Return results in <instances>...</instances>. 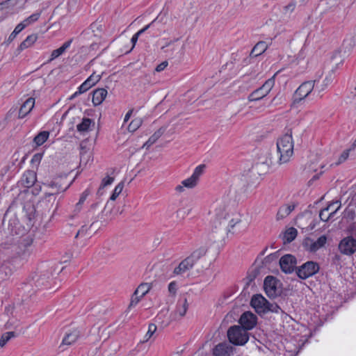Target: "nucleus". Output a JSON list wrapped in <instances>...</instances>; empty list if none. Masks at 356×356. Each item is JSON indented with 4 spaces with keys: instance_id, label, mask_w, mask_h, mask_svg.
<instances>
[{
    "instance_id": "12",
    "label": "nucleus",
    "mask_w": 356,
    "mask_h": 356,
    "mask_svg": "<svg viewBox=\"0 0 356 356\" xmlns=\"http://www.w3.org/2000/svg\"><path fill=\"white\" fill-rule=\"evenodd\" d=\"M296 259L291 254H285L280 259V266L285 273H292L296 267Z\"/></svg>"
},
{
    "instance_id": "51",
    "label": "nucleus",
    "mask_w": 356,
    "mask_h": 356,
    "mask_svg": "<svg viewBox=\"0 0 356 356\" xmlns=\"http://www.w3.org/2000/svg\"><path fill=\"white\" fill-rule=\"evenodd\" d=\"M140 35L138 33V32H137L136 33H135L131 39V42L132 43V49L134 47V46L136 45L137 41H138V39L139 38Z\"/></svg>"
},
{
    "instance_id": "25",
    "label": "nucleus",
    "mask_w": 356,
    "mask_h": 356,
    "mask_svg": "<svg viewBox=\"0 0 356 356\" xmlns=\"http://www.w3.org/2000/svg\"><path fill=\"white\" fill-rule=\"evenodd\" d=\"M298 231L294 227H289L284 233L283 240L284 243L292 242L297 236Z\"/></svg>"
},
{
    "instance_id": "49",
    "label": "nucleus",
    "mask_w": 356,
    "mask_h": 356,
    "mask_svg": "<svg viewBox=\"0 0 356 356\" xmlns=\"http://www.w3.org/2000/svg\"><path fill=\"white\" fill-rule=\"evenodd\" d=\"M168 291L170 293L175 294L177 291V284L175 282H172L168 284Z\"/></svg>"
},
{
    "instance_id": "15",
    "label": "nucleus",
    "mask_w": 356,
    "mask_h": 356,
    "mask_svg": "<svg viewBox=\"0 0 356 356\" xmlns=\"http://www.w3.org/2000/svg\"><path fill=\"white\" fill-rule=\"evenodd\" d=\"M36 180V173L33 170H27L23 174L20 183L24 187L30 188L35 185Z\"/></svg>"
},
{
    "instance_id": "45",
    "label": "nucleus",
    "mask_w": 356,
    "mask_h": 356,
    "mask_svg": "<svg viewBox=\"0 0 356 356\" xmlns=\"http://www.w3.org/2000/svg\"><path fill=\"white\" fill-rule=\"evenodd\" d=\"M47 186L50 188H57V193H59L60 191H65L67 187L63 188L60 184H58L57 182L52 181L49 184H47Z\"/></svg>"
},
{
    "instance_id": "16",
    "label": "nucleus",
    "mask_w": 356,
    "mask_h": 356,
    "mask_svg": "<svg viewBox=\"0 0 356 356\" xmlns=\"http://www.w3.org/2000/svg\"><path fill=\"white\" fill-rule=\"evenodd\" d=\"M79 337L80 332L76 329L73 330L70 332H67L65 334L59 348H61L64 346H71L74 344Z\"/></svg>"
},
{
    "instance_id": "46",
    "label": "nucleus",
    "mask_w": 356,
    "mask_h": 356,
    "mask_svg": "<svg viewBox=\"0 0 356 356\" xmlns=\"http://www.w3.org/2000/svg\"><path fill=\"white\" fill-rule=\"evenodd\" d=\"M349 149L343 152L341 156H339L338 161L335 164L337 165L344 162L349 156Z\"/></svg>"
},
{
    "instance_id": "13",
    "label": "nucleus",
    "mask_w": 356,
    "mask_h": 356,
    "mask_svg": "<svg viewBox=\"0 0 356 356\" xmlns=\"http://www.w3.org/2000/svg\"><path fill=\"white\" fill-rule=\"evenodd\" d=\"M238 322L241 327L248 331L256 325L257 316L250 312H245L241 316Z\"/></svg>"
},
{
    "instance_id": "62",
    "label": "nucleus",
    "mask_w": 356,
    "mask_h": 356,
    "mask_svg": "<svg viewBox=\"0 0 356 356\" xmlns=\"http://www.w3.org/2000/svg\"><path fill=\"white\" fill-rule=\"evenodd\" d=\"M184 186L181 184V185H178L176 186L175 188V190L178 192H182L184 191Z\"/></svg>"
},
{
    "instance_id": "39",
    "label": "nucleus",
    "mask_w": 356,
    "mask_h": 356,
    "mask_svg": "<svg viewBox=\"0 0 356 356\" xmlns=\"http://www.w3.org/2000/svg\"><path fill=\"white\" fill-rule=\"evenodd\" d=\"M40 16V13H35L30 15L29 17L26 18L23 22L26 26L30 25L31 24L36 22Z\"/></svg>"
},
{
    "instance_id": "34",
    "label": "nucleus",
    "mask_w": 356,
    "mask_h": 356,
    "mask_svg": "<svg viewBox=\"0 0 356 356\" xmlns=\"http://www.w3.org/2000/svg\"><path fill=\"white\" fill-rule=\"evenodd\" d=\"M197 183H198V181H197L192 175L190 177H188L181 181V184L184 187L188 188H194L195 186H196Z\"/></svg>"
},
{
    "instance_id": "22",
    "label": "nucleus",
    "mask_w": 356,
    "mask_h": 356,
    "mask_svg": "<svg viewBox=\"0 0 356 356\" xmlns=\"http://www.w3.org/2000/svg\"><path fill=\"white\" fill-rule=\"evenodd\" d=\"M268 48V45L264 41L258 42L250 52L251 57H257L262 54Z\"/></svg>"
},
{
    "instance_id": "38",
    "label": "nucleus",
    "mask_w": 356,
    "mask_h": 356,
    "mask_svg": "<svg viewBox=\"0 0 356 356\" xmlns=\"http://www.w3.org/2000/svg\"><path fill=\"white\" fill-rule=\"evenodd\" d=\"M90 191L89 189H86L81 195L80 199L79 202L76 204V209L77 210H80L81 205L83 204V202L87 199L88 196L90 195Z\"/></svg>"
},
{
    "instance_id": "55",
    "label": "nucleus",
    "mask_w": 356,
    "mask_h": 356,
    "mask_svg": "<svg viewBox=\"0 0 356 356\" xmlns=\"http://www.w3.org/2000/svg\"><path fill=\"white\" fill-rule=\"evenodd\" d=\"M134 110L133 109H131L129 110L125 115L124 116V122H127L131 118V115H132V113H133Z\"/></svg>"
},
{
    "instance_id": "5",
    "label": "nucleus",
    "mask_w": 356,
    "mask_h": 356,
    "mask_svg": "<svg viewBox=\"0 0 356 356\" xmlns=\"http://www.w3.org/2000/svg\"><path fill=\"white\" fill-rule=\"evenodd\" d=\"M274 85L275 78L273 76L266 80L260 88L251 92L248 96V100L250 102H254L263 99L270 92Z\"/></svg>"
},
{
    "instance_id": "14",
    "label": "nucleus",
    "mask_w": 356,
    "mask_h": 356,
    "mask_svg": "<svg viewBox=\"0 0 356 356\" xmlns=\"http://www.w3.org/2000/svg\"><path fill=\"white\" fill-rule=\"evenodd\" d=\"M233 347L226 342L217 344L213 349V356H230Z\"/></svg>"
},
{
    "instance_id": "31",
    "label": "nucleus",
    "mask_w": 356,
    "mask_h": 356,
    "mask_svg": "<svg viewBox=\"0 0 356 356\" xmlns=\"http://www.w3.org/2000/svg\"><path fill=\"white\" fill-rule=\"evenodd\" d=\"M151 286L148 283H142L135 291L136 295L140 296V297L145 296L150 290Z\"/></svg>"
},
{
    "instance_id": "61",
    "label": "nucleus",
    "mask_w": 356,
    "mask_h": 356,
    "mask_svg": "<svg viewBox=\"0 0 356 356\" xmlns=\"http://www.w3.org/2000/svg\"><path fill=\"white\" fill-rule=\"evenodd\" d=\"M54 193H46L45 194V200L47 201H50L51 197H53Z\"/></svg>"
},
{
    "instance_id": "52",
    "label": "nucleus",
    "mask_w": 356,
    "mask_h": 356,
    "mask_svg": "<svg viewBox=\"0 0 356 356\" xmlns=\"http://www.w3.org/2000/svg\"><path fill=\"white\" fill-rule=\"evenodd\" d=\"M167 65H168L167 62H163L156 66V71L161 72L167 67Z\"/></svg>"
},
{
    "instance_id": "9",
    "label": "nucleus",
    "mask_w": 356,
    "mask_h": 356,
    "mask_svg": "<svg viewBox=\"0 0 356 356\" xmlns=\"http://www.w3.org/2000/svg\"><path fill=\"white\" fill-rule=\"evenodd\" d=\"M18 243H19L20 248H24V250L22 252H17V254H19V255L20 257H22L23 258H25L26 256L30 255L31 252L29 250V247L31 244L28 242L24 243V241L19 242L18 237H7L6 241L2 243V246L4 248L8 249L11 248L13 245H15Z\"/></svg>"
},
{
    "instance_id": "58",
    "label": "nucleus",
    "mask_w": 356,
    "mask_h": 356,
    "mask_svg": "<svg viewBox=\"0 0 356 356\" xmlns=\"http://www.w3.org/2000/svg\"><path fill=\"white\" fill-rule=\"evenodd\" d=\"M42 158V155L40 154H36L33 156L32 159V161H40Z\"/></svg>"
},
{
    "instance_id": "27",
    "label": "nucleus",
    "mask_w": 356,
    "mask_h": 356,
    "mask_svg": "<svg viewBox=\"0 0 356 356\" xmlns=\"http://www.w3.org/2000/svg\"><path fill=\"white\" fill-rule=\"evenodd\" d=\"M95 124V122L90 118H84L82 122L76 125V129L79 132L88 131L91 124Z\"/></svg>"
},
{
    "instance_id": "21",
    "label": "nucleus",
    "mask_w": 356,
    "mask_h": 356,
    "mask_svg": "<svg viewBox=\"0 0 356 356\" xmlns=\"http://www.w3.org/2000/svg\"><path fill=\"white\" fill-rule=\"evenodd\" d=\"M295 209L294 204L283 205L280 207L276 218L277 220H282L288 216Z\"/></svg>"
},
{
    "instance_id": "8",
    "label": "nucleus",
    "mask_w": 356,
    "mask_h": 356,
    "mask_svg": "<svg viewBox=\"0 0 356 356\" xmlns=\"http://www.w3.org/2000/svg\"><path fill=\"white\" fill-rule=\"evenodd\" d=\"M327 242V237L325 235L321 236L316 241L312 238L307 237L302 242L305 249L310 252H316L323 248Z\"/></svg>"
},
{
    "instance_id": "63",
    "label": "nucleus",
    "mask_w": 356,
    "mask_h": 356,
    "mask_svg": "<svg viewBox=\"0 0 356 356\" xmlns=\"http://www.w3.org/2000/svg\"><path fill=\"white\" fill-rule=\"evenodd\" d=\"M104 188H102V186H99V189L97 191V195L98 196H101V195H103V193H104V191H103Z\"/></svg>"
},
{
    "instance_id": "23",
    "label": "nucleus",
    "mask_w": 356,
    "mask_h": 356,
    "mask_svg": "<svg viewBox=\"0 0 356 356\" xmlns=\"http://www.w3.org/2000/svg\"><path fill=\"white\" fill-rule=\"evenodd\" d=\"M71 43H72V40H70L64 42L60 47L54 50L51 52V58H49L48 62H51L53 60L58 58V56H60V55H62L66 51V49L70 47Z\"/></svg>"
},
{
    "instance_id": "60",
    "label": "nucleus",
    "mask_w": 356,
    "mask_h": 356,
    "mask_svg": "<svg viewBox=\"0 0 356 356\" xmlns=\"http://www.w3.org/2000/svg\"><path fill=\"white\" fill-rule=\"evenodd\" d=\"M239 222H240V220L234 221V219H232V220H231L229 221V227L230 228H233V227L235 226V225H236V223Z\"/></svg>"
},
{
    "instance_id": "29",
    "label": "nucleus",
    "mask_w": 356,
    "mask_h": 356,
    "mask_svg": "<svg viewBox=\"0 0 356 356\" xmlns=\"http://www.w3.org/2000/svg\"><path fill=\"white\" fill-rule=\"evenodd\" d=\"M188 305L186 298H184L181 300H179L177 306V312L179 313L180 316H184L186 313Z\"/></svg>"
},
{
    "instance_id": "26",
    "label": "nucleus",
    "mask_w": 356,
    "mask_h": 356,
    "mask_svg": "<svg viewBox=\"0 0 356 356\" xmlns=\"http://www.w3.org/2000/svg\"><path fill=\"white\" fill-rule=\"evenodd\" d=\"M38 36L35 34L29 35L18 47L17 50L22 51L31 47L37 40Z\"/></svg>"
},
{
    "instance_id": "36",
    "label": "nucleus",
    "mask_w": 356,
    "mask_h": 356,
    "mask_svg": "<svg viewBox=\"0 0 356 356\" xmlns=\"http://www.w3.org/2000/svg\"><path fill=\"white\" fill-rule=\"evenodd\" d=\"M206 168V165L201 164L197 166L192 176L197 180L199 181L200 177L203 175L204 170Z\"/></svg>"
},
{
    "instance_id": "2",
    "label": "nucleus",
    "mask_w": 356,
    "mask_h": 356,
    "mask_svg": "<svg viewBox=\"0 0 356 356\" xmlns=\"http://www.w3.org/2000/svg\"><path fill=\"white\" fill-rule=\"evenodd\" d=\"M207 250L204 247H201L193 251L190 256L181 261L177 267L174 269V274L181 275L191 270L195 263L206 254Z\"/></svg>"
},
{
    "instance_id": "17",
    "label": "nucleus",
    "mask_w": 356,
    "mask_h": 356,
    "mask_svg": "<svg viewBox=\"0 0 356 356\" xmlns=\"http://www.w3.org/2000/svg\"><path fill=\"white\" fill-rule=\"evenodd\" d=\"M35 106V99L29 97L21 106L19 111V118L26 117L33 108Z\"/></svg>"
},
{
    "instance_id": "56",
    "label": "nucleus",
    "mask_w": 356,
    "mask_h": 356,
    "mask_svg": "<svg viewBox=\"0 0 356 356\" xmlns=\"http://www.w3.org/2000/svg\"><path fill=\"white\" fill-rule=\"evenodd\" d=\"M100 26L101 25H99L98 23L94 22V23L90 24V28L92 30V31L94 32L95 29H98L99 26Z\"/></svg>"
},
{
    "instance_id": "35",
    "label": "nucleus",
    "mask_w": 356,
    "mask_h": 356,
    "mask_svg": "<svg viewBox=\"0 0 356 356\" xmlns=\"http://www.w3.org/2000/svg\"><path fill=\"white\" fill-rule=\"evenodd\" d=\"M356 44V31L353 33V35H351L350 38H346L343 40V45L346 48L351 49Z\"/></svg>"
},
{
    "instance_id": "43",
    "label": "nucleus",
    "mask_w": 356,
    "mask_h": 356,
    "mask_svg": "<svg viewBox=\"0 0 356 356\" xmlns=\"http://www.w3.org/2000/svg\"><path fill=\"white\" fill-rule=\"evenodd\" d=\"M143 297H140V296L139 295H136L135 293L133 294L132 297H131V302L129 304V307H134L136 306L140 300V299L142 298Z\"/></svg>"
},
{
    "instance_id": "64",
    "label": "nucleus",
    "mask_w": 356,
    "mask_h": 356,
    "mask_svg": "<svg viewBox=\"0 0 356 356\" xmlns=\"http://www.w3.org/2000/svg\"><path fill=\"white\" fill-rule=\"evenodd\" d=\"M214 223H215V228H217V225H220L222 222L218 220L217 221H215Z\"/></svg>"
},
{
    "instance_id": "28",
    "label": "nucleus",
    "mask_w": 356,
    "mask_h": 356,
    "mask_svg": "<svg viewBox=\"0 0 356 356\" xmlns=\"http://www.w3.org/2000/svg\"><path fill=\"white\" fill-rule=\"evenodd\" d=\"M49 136V132L47 131H40L38 135H36L33 138V143L36 144L37 146H40L43 145Z\"/></svg>"
},
{
    "instance_id": "20",
    "label": "nucleus",
    "mask_w": 356,
    "mask_h": 356,
    "mask_svg": "<svg viewBox=\"0 0 356 356\" xmlns=\"http://www.w3.org/2000/svg\"><path fill=\"white\" fill-rule=\"evenodd\" d=\"M166 130V128L164 127H161L159 128L156 131L152 134L147 141L143 145V147H146L148 149L150 146H152L153 144H154L159 138L161 137V136L165 133Z\"/></svg>"
},
{
    "instance_id": "7",
    "label": "nucleus",
    "mask_w": 356,
    "mask_h": 356,
    "mask_svg": "<svg viewBox=\"0 0 356 356\" xmlns=\"http://www.w3.org/2000/svg\"><path fill=\"white\" fill-rule=\"evenodd\" d=\"M315 82L316 81H308L302 83L293 94V104H298L306 98L314 90Z\"/></svg>"
},
{
    "instance_id": "54",
    "label": "nucleus",
    "mask_w": 356,
    "mask_h": 356,
    "mask_svg": "<svg viewBox=\"0 0 356 356\" xmlns=\"http://www.w3.org/2000/svg\"><path fill=\"white\" fill-rule=\"evenodd\" d=\"M41 191V186L40 185H35L32 193L35 195L39 194Z\"/></svg>"
},
{
    "instance_id": "42",
    "label": "nucleus",
    "mask_w": 356,
    "mask_h": 356,
    "mask_svg": "<svg viewBox=\"0 0 356 356\" xmlns=\"http://www.w3.org/2000/svg\"><path fill=\"white\" fill-rule=\"evenodd\" d=\"M156 330V325L154 323H150L148 327V331L146 333V340H148Z\"/></svg>"
},
{
    "instance_id": "6",
    "label": "nucleus",
    "mask_w": 356,
    "mask_h": 356,
    "mask_svg": "<svg viewBox=\"0 0 356 356\" xmlns=\"http://www.w3.org/2000/svg\"><path fill=\"white\" fill-rule=\"evenodd\" d=\"M319 265L318 263L309 261L296 268V272L299 278L306 280L313 276L319 270Z\"/></svg>"
},
{
    "instance_id": "24",
    "label": "nucleus",
    "mask_w": 356,
    "mask_h": 356,
    "mask_svg": "<svg viewBox=\"0 0 356 356\" xmlns=\"http://www.w3.org/2000/svg\"><path fill=\"white\" fill-rule=\"evenodd\" d=\"M253 168L257 170L259 175L266 174L270 168L268 159L266 158L264 161L257 162L253 165Z\"/></svg>"
},
{
    "instance_id": "37",
    "label": "nucleus",
    "mask_w": 356,
    "mask_h": 356,
    "mask_svg": "<svg viewBox=\"0 0 356 356\" xmlns=\"http://www.w3.org/2000/svg\"><path fill=\"white\" fill-rule=\"evenodd\" d=\"M124 188L123 182L119 183L114 188L112 195L110 197L111 200H115L121 193Z\"/></svg>"
},
{
    "instance_id": "50",
    "label": "nucleus",
    "mask_w": 356,
    "mask_h": 356,
    "mask_svg": "<svg viewBox=\"0 0 356 356\" xmlns=\"http://www.w3.org/2000/svg\"><path fill=\"white\" fill-rule=\"evenodd\" d=\"M26 26V24H25L24 22H22L16 26V27L14 29V31L19 34Z\"/></svg>"
},
{
    "instance_id": "18",
    "label": "nucleus",
    "mask_w": 356,
    "mask_h": 356,
    "mask_svg": "<svg viewBox=\"0 0 356 356\" xmlns=\"http://www.w3.org/2000/svg\"><path fill=\"white\" fill-rule=\"evenodd\" d=\"M107 90L104 88H98L93 91L92 102L95 106L100 105L107 95Z\"/></svg>"
},
{
    "instance_id": "33",
    "label": "nucleus",
    "mask_w": 356,
    "mask_h": 356,
    "mask_svg": "<svg viewBox=\"0 0 356 356\" xmlns=\"http://www.w3.org/2000/svg\"><path fill=\"white\" fill-rule=\"evenodd\" d=\"M92 86H90V85H89V83L85 81L79 88H78V90L76 91L73 95L71 97V99L82 94V93H84L86 92V91H88Z\"/></svg>"
},
{
    "instance_id": "53",
    "label": "nucleus",
    "mask_w": 356,
    "mask_h": 356,
    "mask_svg": "<svg viewBox=\"0 0 356 356\" xmlns=\"http://www.w3.org/2000/svg\"><path fill=\"white\" fill-rule=\"evenodd\" d=\"M333 77L332 74H330L328 76H327L324 80L325 86H327L330 83L332 82Z\"/></svg>"
},
{
    "instance_id": "10",
    "label": "nucleus",
    "mask_w": 356,
    "mask_h": 356,
    "mask_svg": "<svg viewBox=\"0 0 356 356\" xmlns=\"http://www.w3.org/2000/svg\"><path fill=\"white\" fill-rule=\"evenodd\" d=\"M339 250L343 254H353L356 252V239L352 236L343 238L339 244Z\"/></svg>"
},
{
    "instance_id": "19",
    "label": "nucleus",
    "mask_w": 356,
    "mask_h": 356,
    "mask_svg": "<svg viewBox=\"0 0 356 356\" xmlns=\"http://www.w3.org/2000/svg\"><path fill=\"white\" fill-rule=\"evenodd\" d=\"M337 203V202H332V203L330 204L327 207H325V209H323L321 211V212L319 213V217L321 220L325 221V222L328 221L330 219H331L334 216V214L336 213L337 210L340 208V206H338V207L336 208V209L334 211H332L330 212L329 213H327L328 211H330V207L332 206H334Z\"/></svg>"
},
{
    "instance_id": "1",
    "label": "nucleus",
    "mask_w": 356,
    "mask_h": 356,
    "mask_svg": "<svg viewBox=\"0 0 356 356\" xmlns=\"http://www.w3.org/2000/svg\"><path fill=\"white\" fill-rule=\"evenodd\" d=\"M277 152L280 154V163H285L293 154V142L291 129L280 138L277 142Z\"/></svg>"
},
{
    "instance_id": "47",
    "label": "nucleus",
    "mask_w": 356,
    "mask_h": 356,
    "mask_svg": "<svg viewBox=\"0 0 356 356\" xmlns=\"http://www.w3.org/2000/svg\"><path fill=\"white\" fill-rule=\"evenodd\" d=\"M158 17L155 18L153 21H152L149 24L144 26L142 29L139 30L138 32L140 35H142L143 33H145L147 30H148L149 28H151L154 24L156 22Z\"/></svg>"
},
{
    "instance_id": "3",
    "label": "nucleus",
    "mask_w": 356,
    "mask_h": 356,
    "mask_svg": "<svg viewBox=\"0 0 356 356\" xmlns=\"http://www.w3.org/2000/svg\"><path fill=\"white\" fill-rule=\"evenodd\" d=\"M227 337L229 342L235 346H243L249 339L248 332L240 325L230 327L227 331Z\"/></svg>"
},
{
    "instance_id": "41",
    "label": "nucleus",
    "mask_w": 356,
    "mask_h": 356,
    "mask_svg": "<svg viewBox=\"0 0 356 356\" xmlns=\"http://www.w3.org/2000/svg\"><path fill=\"white\" fill-rule=\"evenodd\" d=\"M101 79V76L99 74H95V73L92 74L86 81L90 85V86H93L96 83H97Z\"/></svg>"
},
{
    "instance_id": "11",
    "label": "nucleus",
    "mask_w": 356,
    "mask_h": 356,
    "mask_svg": "<svg viewBox=\"0 0 356 356\" xmlns=\"http://www.w3.org/2000/svg\"><path fill=\"white\" fill-rule=\"evenodd\" d=\"M268 301L261 294L254 295L251 299L250 305L259 314H266Z\"/></svg>"
},
{
    "instance_id": "40",
    "label": "nucleus",
    "mask_w": 356,
    "mask_h": 356,
    "mask_svg": "<svg viewBox=\"0 0 356 356\" xmlns=\"http://www.w3.org/2000/svg\"><path fill=\"white\" fill-rule=\"evenodd\" d=\"M268 305V307L266 309V313H267L268 312H271L273 313H279L280 311L282 312L280 307L275 303L268 302V305Z\"/></svg>"
},
{
    "instance_id": "59",
    "label": "nucleus",
    "mask_w": 356,
    "mask_h": 356,
    "mask_svg": "<svg viewBox=\"0 0 356 356\" xmlns=\"http://www.w3.org/2000/svg\"><path fill=\"white\" fill-rule=\"evenodd\" d=\"M275 259H276V255L274 254H270L265 258V261H268L273 260Z\"/></svg>"
},
{
    "instance_id": "44",
    "label": "nucleus",
    "mask_w": 356,
    "mask_h": 356,
    "mask_svg": "<svg viewBox=\"0 0 356 356\" xmlns=\"http://www.w3.org/2000/svg\"><path fill=\"white\" fill-rule=\"evenodd\" d=\"M114 181V178L107 176L104 177L101 183L102 188H105L106 186L111 185Z\"/></svg>"
},
{
    "instance_id": "32",
    "label": "nucleus",
    "mask_w": 356,
    "mask_h": 356,
    "mask_svg": "<svg viewBox=\"0 0 356 356\" xmlns=\"http://www.w3.org/2000/svg\"><path fill=\"white\" fill-rule=\"evenodd\" d=\"M143 124V120L140 118L134 119L128 126V130L130 132L136 131Z\"/></svg>"
},
{
    "instance_id": "30",
    "label": "nucleus",
    "mask_w": 356,
    "mask_h": 356,
    "mask_svg": "<svg viewBox=\"0 0 356 356\" xmlns=\"http://www.w3.org/2000/svg\"><path fill=\"white\" fill-rule=\"evenodd\" d=\"M18 334L15 332H7L2 334L0 339V346L3 347L11 339L17 337Z\"/></svg>"
},
{
    "instance_id": "4",
    "label": "nucleus",
    "mask_w": 356,
    "mask_h": 356,
    "mask_svg": "<svg viewBox=\"0 0 356 356\" xmlns=\"http://www.w3.org/2000/svg\"><path fill=\"white\" fill-rule=\"evenodd\" d=\"M280 281L275 277L268 275L264 281V289L270 298H275L282 293Z\"/></svg>"
},
{
    "instance_id": "48",
    "label": "nucleus",
    "mask_w": 356,
    "mask_h": 356,
    "mask_svg": "<svg viewBox=\"0 0 356 356\" xmlns=\"http://www.w3.org/2000/svg\"><path fill=\"white\" fill-rule=\"evenodd\" d=\"M296 8V3L294 2H291L288 5L284 7V10L285 13H292Z\"/></svg>"
},
{
    "instance_id": "57",
    "label": "nucleus",
    "mask_w": 356,
    "mask_h": 356,
    "mask_svg": "<svg viewBox=\"0 0 356 356\" xmlns=\"http://www.w3.org/2000/svg\"><path fill=\"white\" fill-rule=\"evenodd\" d=\"M17 35H18V34H17L16 32H15V31H13L10 33V35H9V37H8V41H9V42L13 41V40L15 38V37H16Z\"/></svg>"
}]
</instances>
